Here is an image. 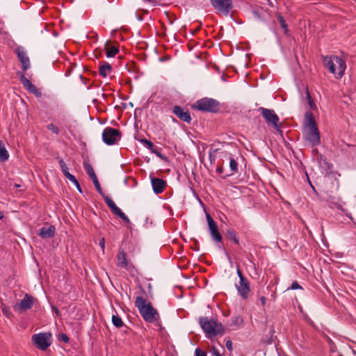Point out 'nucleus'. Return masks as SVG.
I'll return each instance as SVG.
<instances>
[{"label": "nucleus", "instance_id": "f257e3e1", "mask_svg": "<svg viewBox=\"0 0 356 356\" xmlns=\"http://www.w3.org/2000/svg\"><path fill=\"white\" fill-rule=\"evenodd\" d=\"M135 305L145 322L155 323L156 325L162 328L159 314L150 302H147L145 298L142 296H137L135 300Z\"/></svg>", "mask_w": 356, "mask_h": 356}, {"label": "nucleus", "instance_id": "f03ea898", "mask_svg": "<svg viewBox=\"0 0 356 356\" xmlns=\"http://www.w3.org/2000/svg\"><path fill=\"white\" fill-rule=\"evenodd\" d=\"M305 126L307 130L304 133L305 139L312 146L316 147L321 143V134L314 114L311 111L305 113Z\"/></svg>", "mask_w": 356, "mask_h": 356}, {"label": "nucleus", "instance_id": "7ed1b4c3", "mask_svg": "<svg viewBox=\"0 0 356 356\" xmlns=\"http://www.w3.org/2000/svg\"><path fill=\"white\" fill-rule=\"evenodd\" d=\"M323 61L324 65L331 73L334 74L336 78L343 76L346 64L342 58L338 56H323Z\"/></svg>", "mask_w": 356, "mask_h": 356}, {"label": "nucleus", "instance_id": "20e7f679", "mask_svg": "<svg viewBox=\"0 0 356 356\" xmlns=\"http://www.w3.org/2000/svg\"><path fill=\"white\" fill-rule=\"evenodd\" d=\"M191 108L204 113H217L220 110V104L215 99L203 97L193 104Z\"/></svg>", "mask_w": 356, "mask_h": 356}, {"label": "nucleus", "instance_id": "39448f33", "mask_svg": "<svg viewBox=\"0 0 356 356\" xmlns=\"http://www.w3.org/2000/svg\"><path fill=\"white\" fill-rule=\"evenodd\" d=\"M33 344L41 350H46L51 344V332H41L35 334L31 337Z\"/></svg>", "mask_w": 356, "mask_h": 356}, {"label": "nucleus", "instance_id": "423d86ee", "mask_svg": "<svg viewBox=\"0 0 356 356\" xmlns=\"http://www.w3.org/2000/svg\"><path fill=\"white\" fill-rule=\"evenodd\" d=\"M122 133L119 129L108 127L102 133V140L108 145L116 144L121 138Z\"/></svg>", "mask_w": 356, "mask_h": 356}, {"label": "nucleus", "instance_id": "0eeeda50", "mask_svg": "<svg viewBox=\"0 0 356 356\" xmlns=\"http://www.w3.org/2000/svg\"><path fill=\"white\" fill-rule=\"evenodd\" d=\"M259 111H261L262 117L265 119L268 124H271L273 127L277 131L282 133V131L279 126V117L274 112L273 110L264 108L263 107L259 108Z\"/></svg>", "mask_w": 356, "mask_h": 356}, {"label": "nucleus", "instance_id": "6e6552de", "mask_svg": "<svg viewBox=\"0 0 356 356\" xmlns=\"http://www.w3.org/2000/svg\"><path fill=\"white\" fill-rule=\"evenodd\" d=\"M199 323L206 337L212 340L213 333H215V327H216V321L214 319L209 320L207 317H200Z\"/></svg>", "mask_w": 356, "mask_h": 356}, {"label": "nucleus", "instance_id": "1a4fd4ad", "mask_svg": "<svg viewBox=\"0 0 356 356\" xmlns=\"http://www.w3.org/2000/svg\"><path fill=\"white\" fill-rule=\"evenodd\" d=\"M206 218L208 222L209 231L213 240L216 243H222V236L219 232L216 222L209 213H206Z\"/></svg>", "mask_w": 356, "mask_h": 356}, {"label": "nucleus", "instance_id": "9d476101", "mask_svg": "<svg viewBox=\"0 0 356 356\" xmlns=\"http://www.w3.org/2000/svg\"><path fill=\"white\" fill-rule=\"evenodd\" d=\"M212 6L218 12L228 15L233 8L232 0H210Z\"/></svg>", "mask_w": 356, "mask_h": 356}, {"label": "nucleus", "instance_id": "9b49d317", "mask_svg": "<svg viewBox=\"0 0 356 356\" xmlns=\"http://www.w3.org/2000/svg\"><path fill=\"white\" fill-rule=\"evenodd\" d=\"M37 299L29 295L26 293L24 298L20 301L19 303L16 304L14 306V309L15 311H18L19 313H23L25 311L31 309L33 305L35 302H37Z\"/></svg>", "mask_w": 356, "mask_h": 356}, {"label": "nucleus", "instance_id": "f8f14e48", "mask_svg": "<svg viewBox=\"0 0 356 356\" xmlns=\"http://www.w3.org/2000/svg\"><path fill=\"white\" fill-rule=\"evenodd\" d=\"M15 52L22 64V70L24 72L26 71L31 67V62L26 50L23 47L19 46L15 49Z\"/></svg>", "mask_w": 356, "mask_h": 356}, {"label": "nucleus", "instance_id": "ddd939ff", "mask_svg": "<svg viewBox=\"0 0 356 356\" xmlns=\"http://www.w3.org/2000/svg\"><path fill=\"white\" fill-rule=\"evenodd\" d=\"M312 152L316 154V160L321 168L323 169L325 175H329L333 167V165L327 159V158L319 153L317 149H314Z\"/></svg>", "mask_w": 356, "mask_h": 356}, {"label": "nucleus", "instance_id": "4468645a", "mask_svg": "<svg viewBox=\"0 0 356 356\" xmlns=\"http://www.w3.org/2000/svg\"><path fill=\"white\" fill-rule=\"evenodd\" d=\"M83 168L87 172L88 176L92 179L94 186L101 196H104V192L102 189L100 184L97 179L96 174L92 167V165L86 162H83Z\"/></svg>", "mask_w": 356, "mask_h": 356}, {"label": "nucleus", "instance_id": "2eb2a0df", "mask_svg": "<svg viewBox=\"0 0 356 356\" xmlns=\"http://www.w3.org/2000/svg\"><path fill=\"white\" fill-rule=\"evenodd\" d=\"M172 112L180 120L188 124L191 123V117L187 108H184L180 106L176 105L173 107Z\"/></svg>", "mask_w": 356, "mask_h": 356}, {"label": "nucleus", "instance_id": "dca6fc26", "mask_svg": "<svg viewBox=\"0 0 356 356\" xmlns=\"http://www.w3.org/2000/svg\"><path fill=\"white\" fill-rule=\"evenodd\" d=\"M236 288L238 293L243 299L248 298L249 293L250 292V285L248 280L242 278L239 282V285H236Z\"/></svg>", "mask_w": 356, "mask_h": 356}, {"label": "nucleus", "instance_id": "f3484780", "mask_svg": "<svg viewBox=\"0 0 356 356\" xmlns=\"http://www.w3.org/2000/svg\"><path fill=\"white\" fill-rule=\"evenodd\" d=\"M151 184L154 192L157 195L163 193L167 187L166 181L158 177H151Z\"/></svg>", "mask_w": 356, "mask_h": 356}, {"label": "nucleus", "instance_id": "a211bd4d", "mask_svg": "<svg viewBox=\"0 0 356 356\" xmlns=\"http://www.w3.org/2000/svg\"><path fill=\"white\" fill-rule=\"evenodd\" d=\"M56 228L54 225L42 227L39 229L38 235L43 239L53 237L55 235Z\"/></svg>", "mask_w": 356, "mask_h": 356}, {"label": "nucleus", "instance_id": "6ab92c4d", "mask_svg": "<svg viewBox=\"0 0 356 356\" xmlns=\"http://www.w3.org/2000/svg\"><path fill=\"white\" fill-rule=\"evenodd\" d=\"M112 67L111 65L106 62L104 61L101 63L99 67V74L101 76L104 78H106L107 76H111L112 74Z\"/></svg>", "mask_w": 356, "mask_h": 356}, {"label": "nucleus", "instance_id": "aec40b11", "mask_svg": "<svg viewBox=\"0 0 356 356\" xmlns=\"http://www.w3.org/2000/svg\"><path fill=\"white\" fill-rule=\"evenodd\" d=\"M117 257H118L117 265L122 268H127V265H128L127 254L122 248H120L119 249V252H118Z\"/></svg>", "mask_w": 356, "mask_h": 356}, {"label": "nucleus", "instance_id": "412c9836", "mask_svg": "<svg viewBox=\"0 0 356 356\" xmlns=\"http://www.w3.org/2000/svg\"><path fill=\"white\" fill-rule=\"evenodd\" d=\"M111 212L121 218L124 222L129 223L130 220L129 218L122 212V211L116 206V204H113L112 207L110 208Z\"/></svg>", "mask_w": 356, "mask_h": 356}, {"label": "nucleus", "instance_id": "4be33fe9", "mask_svg": "<svg viewBox=\"0 0 356 356\" xmlns=\"http://www.w3.org/2000/svg\"><path fill=\"white\" fill-rule=\"evenodd\" d=\"M226 238L232 241L234 244L238 245L239 244V239L237 235L236 232L233 229H228L226 231L225 233Z\"/></svg>", "mask_w": 356, "mask_h": 356}, {"label": "nucleus", "instance_id": "5701e85b", "mask_svg": "<svg viewBox=\"0 0 356 356\" xmlns=\"http://www.w3.org/2000/svg\"><path fill=\"white\" fill-rule=\"evenodd\" d=\"M19 76V81L23 85L25 89H36L35 86L31 83V81L27 79L23 73L18 72Z\"/></svg>", "mask_w": 356, "mask_h": 356}, {"label": "nucleus", "instance_id": "b1692460", "mask_svg": "<svg viewBox=\"0 0 356 356\" xmlns=\"http://www.w3.org/2000/svg\"><path fill=\"white\" fill-rule=\"evenodd\" d=\"M9 158V154L6 149L5 145L2 140H0V161L4 162Z\"/></svg>", "mask_w": 356, "mask_h": 356}, {"label": "nucleus", "instance_id": "393cba45", "mask_svg": "<svg viewBox=\"0 0 356 356\" xmlns=\"http://www.w3.org/2000/svg\"><path fill=\"white\" fill-rule=\"evenodd\" d=\"M229 168L232 171V173L230 174V175L238 172V163L232 157H230V159H229ZM227 176H229V175H226L224 177H226Z\"/></svg>", "mask_w": 356, "mask_h": 356}, {"label": "nucleus", "instance_id": "a878e982", "mask_svg": "<svg viewBox=\"0 0 356 356\" xmlns=\"http://www.w3.org/2000/svg\"><path fill=\"white\" fill-rule=\"evenodd\" d=\"M161 148L155 147L153 149H152L151 152L155 154L158 157H159L161 160L165 162H169V159L165 155L161 153Z\"/></svg>", "mask_w": 356, "mask_h": 356}, {"label": "nucleus", "instance_id": "bb28decb", "mask_svg": "<svg viewBox=\"0 0 356 356\" xmlns=\"http://www.w3.org/2000/svg\"><path fill=\"white\" fill-rule=\"evenodd\" d=\"M277 18L278 22L280 24L281 27L283 29L284 33L286 35H287L288 32H289L288 26H287L284 17H282V15L280 13H277Z\"/></svg>", "mask_w": 356, "mask_h": 356}, {"label": "nucleus", "instance_id": "cd10ccee", "mask_svg": "<svg viewBox=\"0 0 356 356\" xmlns=\"http://www.w3.org/2000/svg\"><path fill=\"white\" fill-rule=\"evenodd\" d=\"M213 337H216V335H223L225 332V327L222 325L221 323H218L216 321V327H215Z\"/></svg>", "mask_w": 356, "mask_h": 356}, {"label": "nucleus", "instance_id": "c85d7f7f", "mask_svg": "<svg viewBox=\"0 0 356 356\" xmlns=\"http://www.w3.org/2000/svg\"><path fill=\"white\" fill-rule=\"evenodd\" d=\"M57 160L59 163L60 167L61 170H62L63 175H65V177L68 175V174H70L69 172V168H67V166L66 163H65V161H63V159L62 158L57 157Z\"/></svg>", "mask_w": 356, "mask_h": 356}, {"label": "nucleus", "instance_id": "c756f323", "mask_svg": "<svg viewBox=\"0 0 356 356\" xmlns=\"http://www.w3.org/2000/svg\"><path fill=\"white\" fill-rule=\"evenodd\" d=\"M119 52V49L117 47L112 46L106 48V55L108 58L114 57Z\"/></svg>", "mask_w": 356, "mask_h": 356}, {"label": "nucleus", "instance_id": "7c9ffc66", "mask_svg": "<svg viewBox=\"0 0 356 356\" xmlns=\"http://www.w3.org/2000/svg\"><path fill=\"white\" fill-rule=\"evenodd\" d=\"M112 323L116 327H121L124 325V323L122 318L118 315V314L113 315Z\"/></svg>", "mask_w": 356, "mask_h": 356}, {"label": "nucleus", "instance_id": "2f4dec72", "mask_svg": "<svg viewBox=\"0 0 356 356\" xmlns=\"http://www.w3.org/2000/svg\"><path fill=\"white\" fill-rule=\"evenodd\" d=\"M306 91V98L307 100V103L312 110H316L317 107L316 105L310 95L309 90H305Z\"/></svg>", "mask_w": 356, "mask_h": 356}, {"label": "nucleus", "instance_id": "473e14b6", "mask_svg": "<svg viewBox=\"0 0 356 356\" xmlns=\"http://www.w3.org/2000/svg\"><path fill=\"white\" fill-rule=\"evenodd\" d=\"M231 321H232L231 325H234V326L238 327V326L241 325L242 324H243V318L240 315L235 316L232 317Z\"/></svg>", "mask_w": 356, "mask_h": 356}, {"label": "nucleus", "instance_id": "72a5a7b5", "mask_svg": "<svg viewBox=\"0 0 356 356\" xmlns=\"http://www.w3.org/2000/svg\"><path fill=\"white\" fill-rule=\"evenodd\" d=\"M139 141L150 151H152V149H153L156 147L152 141L146 138H141L139 140Z\"/></svg>", "mask_w": 356, "mask_h": 356}, {"label": "nucleus", "instance_id": "f704fd0d", "mask_svg": "<svg viewBox=\"0 0 356 356\" xmlns=\"http://www.w3.org/2000/svg\"><path fill=\"white\" fill-rule=\"evenodd\" d=\"M2 312L8 318H10L13 316L12 312L10 310V308L5 305H3L2 306Z\"/></svg>", "mask_w": 356, "mask_h": 356}, {"label": "nucleus", "instance_id": "c9c22d12", "mask_svg": "<svg viewBox=\"0 0 356 356\" xmlns=\"http://www.w3.org/2000/svg\"><path fill=\"white\" fill-rule=\"evenodd\" d=\"M47 128L48 130L52 131L54 134L58 135L60 133L59 128L54 124L53 123H51L47 126Z\"/></svg>", "mask_w": 356, "mask_h": 356}, {"label": "nucleus", "instance_id": "e433bc0d", "mask_svg": "<svg viewBox=\"0 0 356 356\" xmlns=\"http://www.w3.org/2000/svg\"><path fill=\"white\" fill-rule=\"evenodd\" d=\"M102 197L104 199V201L106 203V204L109 209L111 207H112L113 206V204H115V203L112 200V199L110 197H108V195H105L104 193V196H102Z\"/></svg>", "mask_w": 356, "mask_h": 356}, {"label": "nucleus", "instance_id": "4c0bfd02", "mask_svg": "<svg viewBox=\"0 0 356 356\" xmlns=\"http://www.w3.org/2000/svg\"><path fill=\"white\" fill-rule=\"evenodd\" d=\"M327 342L330 345V350L332 354H336L337 352V346L334 344V343L329 338L327 337Z\"/></svg>", "mask_w": 356, "mask_h": 356}, {"label": "nucleus", "instance_id": "58836bf2", "mask_svg": "<svg viewBox=\"0 0 356 356\" xmlns=\"http://www.w3.org/2000/svg\"><path fill=\"white\" fill-rule=\"evenodd\" d=\"M58 340L59 341H63L65 343H68L70 341V338L68 337V336L66 334L61 333V334H58Z\"/></svg>", "mask_w": 356, "mask_h": 356}, {"label": "nucleus", "instance_id": "ea45409f", "mask_svg": "<svg viewBox=\"0 0 356 356\" xmlns=\"http://www.w3.org/2000/svg\"><path fill=\"white\" fill-rule=\"evenodd\" d=\"M296 290V289H302V287L298 284L297 281H294L290 287L288 288V290Z\"/></svg>", "mask_w": 356, "mask_h": 356}, {"label": "nucleus", "instance_id": "a19ab883", "mask_svg": "<svg viewBox=\"0 0 356 356\" xmlns=\"http://www.w3.org/2000/svg\"><path fill=\"white\" fill-rule=\"evenodd\" d=\"M195 356H207L206 352L200 348H197L195 350Z\"/></svg>", "mask_w": 356, "mask_h": 356}, {"label": "nucleus", "instance_id": "79ce46f5", "mask_svg": "<svg viewBox=\"0 0 356 356\" xmlns=\"http://www.w3.org/2000/svg\"><path fill=\"white\" fill-rule=\"evenodd\" d=\"M232 345H233L232 341L230 339H227L226 341V343H225L226 348L230 352H232L233 350Z\"/></svg>", "mask_w": 356, "mask_h": 356}, {"label": "nucleus", "instance_id": "37998d69", "mask_svg": "<svg viewBox=\"0 0 356 356\" xmlns=\"http://www.w3.org/2000/svg\"><path fill=\"white\" fill-rule=\"evenodd\" d=\"M192 241L194 242V245L191 247V248L195 251L199 250L198 241L195 238H192Z\"/></svg>", "mask_w": 356, "mask_h": 356}, {"label": "nucleus", "instance_id": "c03bdc74", "mask_svg": "<svg viewBox=\"0 0 356 356\" xmlns=\"http://www.w3.org/2000/svg\"><path fill=\"white\" fill-rule=\"evenodd\" d=\"M270 332H271L270 337L267 340L264 341L266 344H271L273 343V334L275 332V330H274L273 327L272 328Z\"/></svg>", "mask_w": 356, "mask_h": 356}, {"label": "nucleus", "instance_id": "a18cd8bd", "mask_svg": "<svg viewBox=\"0 0 356 356\" xmlns=\"http://www.w3.org/2000/svg\"><path fill=\"white\" fill-rule=\"evenodd\" d=\"M30 93H33L36 97H41L42 93L41 90H28Z\"/></svg>", "mask_w": 356, "mask_h": 356}, {"label": "nucleus", "instance_id": "49530a36", "mask_svg": "<svg viewBox=\"0 0 356 356\" xmlns=\"http://www.w3.org/2000/svg\"><path fill=\"white\" fill-rule=\"evenodd\" d=\"M99 245L101 247V248L102 250V252H104V248H105V239H104V238H102L100 239Z\"/></svg>", "mask_w": 356, "mask_h": 356}, {"label": "nucleus", "instance_id": "de8ad7c7", "mask_svg": "<svg viewBox=\"0 0 356 356\" xmlns=\"http://www.w3.org/2000/svg\"><path fill=\"white\" fill-rule=\"evenodd\" d=\"M51 308H52L53 312L55 313L56 316H58V317L60 316V315H61L60 312L59 311V309L56 306H51Z\"/></svg>", "mask_w": 356, "mask_h": 356}, {"label": "nucleus", "instance_id": "09e8293b", "mask_svg": "<svg viewBox=\"0 0 356 356\" xmlns=\"http://www.w3.org/2000/svg\"><path fill=\"white\" fill-rule=\"evenodd\" d=\"M213 356H221L219 351L215 346H212Z\"/></svg>", "mask_w": 356, "mask_h": 356}, {"label": "nucleus", "instance_id": "8fccbe9b", "mask_svg": "<svg viewBox=\"0 0 356 356\" xmlns=\"http://www.w3.org/2000/svg\"><path fill=\"white\" fill-rule=\"evenodd\" d=\"M237 275L239 277V280H241L242 278H245V277L243 275L242 271L240 270V268H237Z\"/></svg>", "mask_w": 356, "mask_h": 356}, {"label": "nucleus", "instance_id": "3c124183", "mask_svg": "<svg viewBox=\"0 0 356 356\" xmlns=\"http://www.w3.org/2000/svg\"><path fill=\"white\" fill-rule=\"evenodd\" d=\"M65 177L67 178L70 181L76 180V177L72 174H68V175H67Z\"/></svg>", "mask_w": 356, "mask_h": 356}, {"label": "nucleus", "instance_id": "603ef678", "mask_svg": "<svg viewBox=\"0 0 356 356\" xmlns=\"http://www.w3.org/2000/svg\"><path fill=\"white\" fill-rule=\"evenodd\" d=\"M260 300H261L262 306H265L266 302V298L264 296H261L260 298Z\"/></svg>", "mask_w": 356, "mask_h": 356}, {"label": "nucleus", "instance_id": "864d4df0", "mask_svg": "<svg viewBox=\"0 0 356 356\" xmlns=\"http://www.w3.org/2000/svg\"><path fill=\"white\" fill-rule=\"evenodd\" d=\"M75 186H76V188H77V190L79 191V192L80 193H83V191H82V189H81V185H80L79 182L78 183V184H76V185H75Z\"/></svg>", "mask_w": 356, "mask_h": 356}, {"label": "nucleus", "instance_id": "5fc2aeb1", "mask_svg": "<svg viewBox=\"0 0 356 356\" xmlns=\"http://www.w3.org/2000/svg\"><path fill=\"white\" fill-rule=\"evenodd\" d=\"M223 171H224V169H223L222 166L218 167L217 168V172L219 173H222Z\"/></svg>", "mask_w": 356, "mask_h": 356}, {"label": "nucleus", "instance_id": "6e6d98bb", "mask_svg": "<svg viewBox=\"0 0 356 356\" xmlns=\"http://www.w3.org/2000/svg\"><path fill=\"white\" fill-rule=\"evenodd\" d=\"M253 13H254V16H256L259 18L260 17L259 12L258 10H254Z\"/></svg>", "mask_w": 356, "mask_h": 356}, {"label": "nucleus", "instance_id": "4d7b16f0", "mask_svg": "<svg viewBox=\"0 0 356 356\" xmlns=\"http://www.w3.org/2000/svg\"><path fill=\"white\" fill-rule=\"evenodd\" d=\"M306 175H307V174L306 173ZM307 177H308V175H307ZM307 180H308V181H309V184H310L311 187L312 188V189H313L315 192H316V190H315V188H314V186L312 184V183H311V181H310V180H309V177H307Z\"/></svg>", "mask_w": 356, "mask_h": 356}, {"label": "nucleus", "instance_id": "13d9d810", "mask_svg": "<svg viewBox=\"0 0 356 356\" xmlns=\"http://www.w3.org/2000/svg\"><path fill=\"white\" fill-rule=\"evenodd\" d=\"M4 217L3 213L1 211H0V220L3 219Z\"/></svg>", "mask_w": 356, "mask_h": 356}, {"label": "nucleus", "instance_id": "bf43d9fd", "mask_svg": "<svg viewBox=\"0 0 356 356\" xmlns=\"http://www.w3.org/2000/svg\"><path fill=\"white\" fill-rule=\"evenodd\" d=\"M72 182L74 185L78 184V183H79V181H78V180H77L76 179V180H73Z\"/></svg>", "mask_w": 356, "mask_h": 356}, {"label": "nucleus", "instance_id": "052dcab7", "mask_svg": "<svg viewBox=\"0 0 356 356\" xmlns=\"http://www.w3.org/2000/svg\"><path fill=\"white\" fill-rule=\"evenodd\" d=\"M20 186H21L19 184H15V188H19Z\"/></svg>", "mask_w": 356, "mask_h": 356}, {"label": "nucleus", "instance_id": "680f3d73", "mask_svg": "<svg viewBox=\"0 0 356 356\" xmlns=\"http://www.w3.org/2000/svg\"><path fill=\"white\" fill-rule=\"evenodd\" d=\"M331 356H342V355L339 354V353H337L336 355H331Z\"/></svg>", "mask_w": 356, "mask_h": 356}, {"label": "nucleus", "instance_id": "e2e57ef3", "mask_svg": "<svg viewBox=\"0 0 356 356\" xmlns=\"http://www.w3.org/2000/svg\"><path fill=\"white\" fill-rule=\"evenodd\" d=\"M201 26H202V23L200 24L199 26H197V30H199L200 29Z\"/></svg>", "mask_w": 356, "mask_h": 356}, {"label": "nucleus", "instance_id": "0e129e2a", "mask_svg": "<svg viewBox=\"0 0 356 356\" xmlns=\"http://www.w3.org/2000/svg\"><path fill=\"white\" fill-rule=\"evenodd\" d=\"M154 356H159L157 353H156L155 352L154 353Z\"/></svg>", "mask_w": 356, "mask_h": 356}, {"label": "nucleus", "instance_id": "69168bd1", "mask_svg": "<svg viewBox=\"0 0 356 356\" xmlns=\"http://www.w3.org/2000/svg\"><path fill=\"white\" fill-rule=\"evenodd\" d=\"M79 77H80V79H83V77L82 76V75H80V76H79Z\"/></svg>", "mask_w": 356, "mask_h": 356}, {"label": "nucleus", "instance_id": "338daca9", "mask_svg": "<svg viewBox=\"0 0 356 356\" xmlns=\"http://www.w3.org/2000/svg\"><path fill=\"white\" fill-rule=\"evenodd\" d=\"M142 291H143V292L144 293H145V290H144L143 289H142Z\"/></svg>", "mask_w": 356, "mask_h": 356}, {"label": "nucleus", "instance_id": "774afa93", "mask_svg": "<svg viewBox=\"0 0 356 356\" xmlns=\"http://www.w3.org/2000/svg\"><path fill=\"white\" fill-rule=\"evenodd\" d=\"M117 91H118V93H120L121 90H118Z\"/></svg>", "mask_w": 356, "mask_h": 356}]
</instances>
